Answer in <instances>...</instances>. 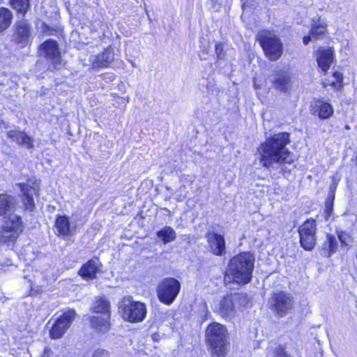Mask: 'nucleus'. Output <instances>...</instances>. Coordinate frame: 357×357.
<instances>
[{
	"label": "nucleus",
	"mask_w": 357,
	"mask_h": 357,
	"mask_svg": "<svg viewBox=\"0 0 357 357\" xmlns=\"http://www.w3.org/2000/svg\"><path fill=\"white\" fill-rule=\"evenodd\" d=\"M290 143L288 132H280L266 139L259 149L260 161L264 167L267 168L278 165L284 172H290L291 167L287 168L286 165L294 168L295 157L286 146Z\"/></svg>",
	"instance_id": "nucleus-1"
},
{
	"label": "nucleus",
	"mask_w": 357,
	"mask_h": 357,
	"mask_svg": "<svg viewBox=\"0 0 357 357\" xmlns=\"http://www.w3.org/2000/svg\"><path fill=\"white\" fill-rule=\"evenodd\" d=\"M255 257L249 252H243L234 257L225 272V281L237 284H247L252 278Z\"/></svg>",
	"instance_id": "nucleus-2"
},
{
	"label": "nucleus",
	"mask_w": 357,
	"mask_h": 357,
	"mask_svg": "<svg viewBox=\"0 0 357 357\" xmlns=\"http://www.w3.org/2000/svg\"><path fill=\"white\" fill-rule=\"evenodd\" d=\"M206 339L213 356L224 357L227 354L228 331L225 326L217 322L209 324L206 330Z\"/></svg>",
	"instance_id": "nucleus-3"
},
{
	"label": "nucleus",
	"mask_w": 357,
	"mask_h": 357,
	"mask_svg": "<svg viewBox=\"0 0 357 357\" xmlns=\"http://www.w3.org/2000/svg\"><path fill=\"white\" fill-rule=\"evenodd\" d=\"M119 310L122 318L131 323L141 322L146 315L145 304L133 301L131 296L123 298L119 302Z\"/></svg>",
	"instance_id": "nucleus-4"
},
{
	"label": "nucleus",
	"mask_w": 357,
	"mask_h": 357,
	"mask_svg": "<svg viewBox=\"0 0 357 357\" xmlns=\"http://www.w3.org/2000/svg\"><path fill=\"white\" fill-rule=\"evenodd\" d=\"M258 40L265 56L271 61H277L283 53V45L275 33L263 31L259 33Z\"/></svg>",
	"instance_id": "nucleus-5"
},
{
	"label": "nucleus",
	"mask_w": 357,
	"mask_h": 357,
	"mask_svg": "<svg viewBox=\"0 0 357 357\" xmlns=\"http://www.w3.org/2000/svg\"><path fill=\"white\" fill-rule=\"evenodd\" d=\"M181 289V284L174 278L163 279L157 287V295L159 301L166 305H171Z\"/></svg>",
	"instance_id": "nucleus-6"
},
{
	"label": "nucleus",
	"mask_w": 357,
	"mask_h": 357,
	"mask_svg": "<svg viewBox=\"0 0 357 357\" xmlns=\"http://www.w3.org/2000/svg\"><path fill=\"white\" fill-rule=\"evenodd\" d=\"M38 54L51 63L52 69H60L62 67L61 52L56 40L48 39L40 44L38 47Z\"/></svg>",
	"instance_id": "nucleus-7"
},
{
	"label": "nucleus",
	"mask_w": 357,
	"mask_h": 357,
	"mask_svg": "<svg viewBox=\"0 0 357 357\" xmlns=\"http://www.w3.org/2000/svg\"><path fill=\"white\" fill-rule=\"evenodd\" d=\"M76 316L73 309L64 312L53 324L50 330V337L53 340L61 338L71 326Z\"/></svg>",
	"instance_id": "nucleus-8"
},
{
	"label": "nucleus",
	"mask_w": 357,
	"mask_h": 357,
	"mask_svg": "<svg viewBox=\"0 0 357 357\" xmlns=\"http://www.w3.org/2000/svg\"><path fill=\"white\" fill-rule=\"evenodd\" d=\"M316 227L314 220H307L298 228L300 243L305 250H311L315 245Z\"/></svg>",
	"instance_id": "nucleus-9"
},
{
	"label": "nucleus",
	"mask_w": 357,
	"mask_h": 357,
	"mask_svg": "<svg viewBox=\"0 0 357 357\" xmlns=\"http://www.w3.org/2000/svg\"><path fill=\"white\" fill-rule=\"evenodd\" d=\"M272 310L280 317L285 316L294 306L292 297L280 291L273 294L271 303Z\"/></svg>",
	"instance_id": "nucleus-10"
},
{
	"label": "nucleus",
	"mask_w": 357,
	"mask_h": 357,
	"mask_svg": "<svg viewBox=\"0 0 357 357\" xmlns=\"http://www.w3.org/2000/svg\"><path fill=\"white\" fill-rule=\"evenodd\" d=\"M14 28L13 40L21 47H25L29 43L31 38V25L26 20L22 19L15 22Z\"/></svg>",
	"instance_id": "nucleus-11"
},
{
	"label": "nucleus",
	"mask_w": 357,
	"mask_h": 357,
	"mask_svg": "<svg viewBox=\"0 0 357 357\" xmlns=\"http://www.w3.org/2000/svg\"><path fill=\"white\" fill-rule=\"evenodd\" d=\"M16 185L20 189V197L25 208L31 211H33L35 208L33 195L38 192V185L31 180H29L27 183H17Z\"/></svg>",
	"instance_id": "nucleus-12"
},
{
	"label": "nucleus",
	"mask_w": 357,
	"mask_h": 357,
	"mask_svg": "<svg viewBox=\"0 0 357 357\" xmlns=\"http://www.w3.org/2000/svg\"><path fill=\"white\" fill-rule=\"evenodd\" d=\"M209 251L214 255L226 254L225 240L223 236L215 232H208L205 236Z\"/></svg>",
	"instance_id": "nucleus-13"
},
{
	"label": "nucleus",
	"mask_w": 357,
	"mask_h": 357,
	"mask_svg": "<svg viewBox=\"0 0 357 357\" xmlns=\"http://www.w3.org/2000/svg\"><path fill=\"white\" fill-rule=\"evenodd\" d=\"M237 299L236 295H228L220 300L215 305V309L219 314L226 319H231L236 314L234 301Z\"/></svg>",
	"instance_id": "nucleus-14"
},
{
	"label": "nucleus",
	"mask_w": 357,
	"mask_h": 357,
	"mask_svg": "<svg viewBox=\"0 0 357 357\" xmlns=\"http://www.w3.org/2000/svg\"><path fill=\"white\" fill-rule=\"evenodd\" d=\"M4 222L2 225L5 232H10V237L15 238L22 231L23 225L21 218L14 213L3 217Z\"/></svg>",
	"instance_id": "nucleus-15"
},
{
	"label": "nucleus",
	"mask_w": 357,
	"mask_h": 357,
	"mask_svg": "<svg viewBox=\"0 0 357 357\" xmlns=\"http://www.w3.org/2000/svg\"><path fill=\"white\" fill-rule=\"evenodd\" d=\"M101 266L102 264L99 259H91L82 265L79 271V274L86 280L95 279L96 275L100 272Z\"/></svg>",
	"instance_id": "nucleus-16"
},
{
	"label": "nucleus",
	"mask_w": 357,
	"mask_h": 357,
	"mask_svg": "<svg viewBox=\"0 0 357 357\" xmlns=\"http://www.w3.org/2000/svg\"><path fill=\"white\" fill-rule=\"evenodd\" d=\"M54 227L56 235L63 238L72 236L75 231V227L70 225L69 218L66 215H57Z\"/></svg>",
	"instance_id": "nucleus-17"
},
{
	"label": "nucleus",
	"mask_w": 357,
	"mask_h": 357,
	"mask_svg": "<svg viewBox=\"0 0 357 357\" xmlns=\"http://www.w3.org/2000/svg\"><path fill=\"white\" fill-rule=\"evenodd\" d=\"M313 114H317L320 119H328L333 114V109L331 104L322 100H314L312 103Z\"/></svg>",
	"instance_id": "nucleus-18"
},
{
	"label": "nucleus",
	"mask_w": 357,
	"mask_h": 357,
	"mask_svg": "<svg viewBox=\"0 0 357 357\" xmlns=\"http://www.w3.org/2000/svg\"><path fill=\"white\" fill-rule=\"evenodd\" d=\"M316 60L323 72H326L333 61V54L331 49L319 48L316 53Z\"/></svg>",
	"instance_id": "nucleus-19"
},
{
	"label": "nucleus",
	"mask_w": 357,
	"mask_h": 357,
	"mask_svg": "<svg viewBox=\"0 0 357 357\" xmlns=\"http://www.w3.org/2000/svg\"><path fill=\"white\" fill-rule=\"evenodd\" d=\"M110 314L105 316H93L91 318V327L98 333H105L110 328Z\"/></svg>",
	"instance_id": "nucleus-20"
},
{
	"label": "nucleus",
	"mask_w": 357,
	"mask_h": 357,
	"mask_svg": "<svg viewBox=\"0 0 357 357\" xmlns=\"http://www.w3.org/2000/svg\"><path fill=\"white\" fill-rule=\"evenodd\" d=\"M113 60L114 54L109 49L105 50L102 54L91 56L90 59L93 68L107 67Z\"/></svg>",
	"instance_id": "nucleus-21"
},
{
	"label": "nucleus",
	"mask_w": 357,
	"mask_h": 357,
	"mask_svg": "<svg viewBox=\"0 0 357 357\" xmlns=\"http://www.w3.org/2000/svg\"><path fill=\"white\" fill-rule=\"evenodd\" d=\"M291 75L287 71H280L273 80L275 88L280 91L286 92L291 88Z\"/></svg>",
	"instance_id": "nucleus-22"
},
{
	"label": "nucleus",
	"mask_w": 357,
	"mask_h": 357,
	"mask_svg": "<svg viewBox=\"0 0 357 357\" xmlns=\"http://www.w3.org/2000/svg\"><path fill=\"white\" fill-rule=\"evenodd\" d=\"M15 208V199L14 197L2 194L0 195V216L6 217L7 215L14 213Z\"/></svg>",
	"instance_id": "nucleus-23"
},
{
	"label": "nucleus",
	"mask_w": 357,
	"mask_h": 357,
	"mask_svg": "<svg viewBox=\"0 0 357 357\" xmlns=\"http://www.w3.org/2000/svg\"><path fill=\"white\" fill-rule=\"evenodd\" d=\"M338 248L337 239L334 235L327 234L326 239L322 245V255L330 257L334 254Z\"/></svg>",
	"instance_id": "nucleus-24"
},
{
	"label": "nucleus",
	"mask_w": 357,
	"mask_h": 357,
	"mask_svg": "<svg viewBox=\"0 0 357 357\" xmlns=\"http://www.w3.org/2000/svg\"><path fill=\"white\" fill-rule=\"evenodd\" d=\"M91 309L93 312L101 313L102 316L110 314L109 302L102 297L98 296L95 298Z\"/></svg>",
	"instance_id": "nucleus-25"
},
{
	"label": "nucleus",
	"mask_w": 357,
	"mask_h": 357,
	"mask_svg": "<svg viewBox=\"0 0 357 357\" xmlns=\"http://www.w3.org/2000/svg\"><path fill=\"white\" fill-rule=\"evenodd\" d=\"M157 236L164 244L174 241L176 238L175 230L169 226H165L157 231Z\"/></svg>",
	"instance_id": "nucleus-26"
},
{
	"label": "nucleus",
	"mask_w": 357,
	"mask_h": 357,
	"mask_svg": "<svg viewBox=\"0 0 357 357\" xmlns=\"http://www.w3.org/2000/svg\"><path fill=\"white\" fill-rule=\"evenodd\" d=\"M13 14L6 8H0V32L6 29L10 24Z\"/></svg>",
	"instance_id": "nucleus-27"
},
{
	"label": "nucleus",
	"mask_w": 357,
	"mask_h": 357,
	"mask_svg": "<svg viewBox=\"0 0 357 357\" xmlns=\"http://www.w3.org/2000/svg\"><path fill=\"white\" fill-rule=\"evenodd\" d=\"M333 77L334 79H325L323 82L324 86L326 88L327 86H331L335 91L340 90L342 87V74L338 71H335L333 73Z\"/></svg>",
	"instance_id": "nucleus-28"
},
{
	"label": "nucleus",
	"mask_w": 357,
	"mask_h": 357,
	"mask_svg": "<svg viewBox=\"0 0 357 357\" xmlns=\"http://www.w3.org/2000/svg\"><path fill=\"white\" fill-rule=\"evenodd\" d=\"M13 8L23 16L29 8V0H11Z\"/></svg>",
	"instance_id": "nucleus-29"
},
{
	"label": "nucleus",
	"mask_w": 357,
	"mask_h": 357,
	"mask_svg": "<svg viewBox=\"0 0 357 357\" xmlns=\"http://www.w3.org/2000/svg\"><path fill=\"white\" fill-rule=\"evenodd\" d=\"M326 30V26L324 24H318L312 27L310 33L313 39L317 40L321 38L325 33Z\"/></svg>",
	"instance_id": "nucleus-30"
},
{
	"label": "nucleus",
	"mask_w": 357,
	"mask_h": 357,
	"mask_svg": "<svg viewBox=\"0 0 357 357\" xmlns=\"http://www.w3.org/2000/svg\"><path fill=\"white\" fill-rule=\"evenodd\" d=\"M26 133L20 130H10L7 133L8 138L20 145L23 142L24 137Z\"/></svg>",
	"instance_id": "nucleus-31"
},
{
	"label": "nucleus",
	"mask_w": 357,
	"mask_h": 357,
	"mask_svg": "<svg viewBox=\"0 0 357 357\" xmlns=\"http://www.w3.org/2000/svg\"><path fill=\"white\" fill-rule=\"evenodd\" d=\"M267 357H289L284 348L281 346H278L276 348L273 349L272 348L268 349Z\"/></svg>",
	"instance_id": "nucleus-32"
},
{
	"label": "nucleus",
	"mask_w": 357,
	"mask_h": 357,
	"mask_svg": "<svg viewBox=\"0 0 357 357\" xmlns=\"http://www.w3.org/2000/svg\"><path fill=\"white\" fill-rule=\"evenodd\" d=\"M334 199L335 195L334 194H333V192L331 193H328V197L325 203V213L328 216L331 215L333 211Z\"/></svg>",
	"instance_id": "nucleus-33"
},
{
	"label": "nucleus",
	"mask_w": 357,
	"mask_h": 357,
	"mask_svg": "<svg viewBox=\"0 0 357 357\" xmlns=\"http://www.w3.org/2000/svg\"><path fill=\"white\" fill-rule=\"evenodd\" d=\"M337 236H338L339 241L342 243V245H345V246L348 245V244L351 241H350V239H351L350 235L345 231H341L338 232Z\"/></svg>",
	"instance_id": "nucleus-34"
},
{
	"label": "nucleus",
	"mask_w": 357,
	"mask_h": 357,
	"mask_svg": "<svg viewBox=\"0 0 357 357\" xmlns=\"http://www.w3.org/2000/svg\"><path fill=\"white\" fill-rule=\"evenodd\" d=\"M242 3V8L245 10L247 8L252 7L259 4L264 0H241Z\"/></svg>",
	"instance_id": "nucleus-35"
},
{
	"label": "nucleus",
	"mask_w": 357,
	"mask_h": 357,
	"mask_svg": "<svg viewBox=\"0 0 357 357\" xmlns=\"http://www.w3.org/2000/svg\"><path fill=\"white\" fill-rule=\"evenodd\" d=\"M21 145L24 146L28 149H33L34 147L33 138L26 134V135L24 137V140Z\"/></svg>",
	"instance_id": "nucleus-36"
},
{
	"label": "nucleus",
	"mask_w": 357,
	"mask_h": 357,
	"mask_svg": "<svg viewBox=\"0 0 357 357\" xmlns=\"http://www.w3.org/2000/svg\"><path fill=\"white\" fill-rule=\"evenodd\" d=\"M215 54L219 59L224 57L223 44L221 43H217L215 45Z\"/></svg>",
	"instance_id": "nucleus-37"
},
{
	"label": "nucleus",
	"mask_w": 357,
	"mask_h": 357,
	"mask_svg": "<svg viewBox=\"0 0 357 357\" xmlns=\"http://www.w3.org/2000/svg\"><path fill=\"white\" fill-rule=\"evenodd\" d=\"M108 352L105 350H97L93 354V357H107Z\"/></svg>",
	"instance_id": "nucleus-38"
},
{
	"label": "nucleus",
	"mask_w": 357,
	"mask_h": 357,
	"mask_svg": "<svg viewBox=\"0 0 357 357\" xmlns=\"http://www.w3.org/2000/svg\"><path fill=\"white\" fill-rule=\"evenodd\" d=\"M337 185V181H335V177H333V183L330 186L329 193H331L333 192V194H334V195H335Z\"/></svg>",
	"instance_id": "nucleus-39"
},
{
	"label": "nucleus",
	"mask_w": 357,
	"mask_h": 357,
	"mask_svg": "<svg viewBox=\"0 0 357 357\" xmlns=\"http://www.w3.org/2000/svg\"><path fill=\"white\" fill-rule=\"evenodd\" d=\"M162 336L163 334L161 335L158 332H154L151 335V339L153 342H158Z\"/></svg>",
	"instance_id": "nucleus-40"
},
{
	"label": "nucleus",
	"mask_w": 357,
	"mask_h": 357,
	"mask_svg": "<svg viewBox=\"0 0 357 357\" xmlns=\"http://www.w3.org/2000/svg\"><path fill=\"white\" fill-rule=\"evenodd\" d=\"M52 351L49 348H45V350H44V352H43V356L44 357H50V356L52 355Z\"/></svg>",
	"instance_id": "nucleus-41"
},
{
	"label": "nucleus",
	"mask_w": 357,
	"mask_h": 357,
	"mask_svg": "<svg viewBox=\"0 0 357 357\" xmlns=\"http://www.w3.org/2000/svg\"><path fill=\"white\" fill-rule=\"evenodd\" d=\"M312 37L310 34V36H304L303 38V42L305 45H307L309 42L312 40Z\"/></svg>",
	"instance_id": "nucleus-42"
},
{
	"label": "nucleus",
	"mask_w": 357,
	"mask_h": 357,
	"mask_svg": "<svg viewBox=\"0 0 357 357\" xmlns=\"http://www.w3.org/2000/svg\"><path fill=\"white\" fill-rule=\"evenodd\" d=\"M213 2H216L218 0H211Z\"/></svg>",
	"instance_id": "nucleus-43"
}]
</instances>
